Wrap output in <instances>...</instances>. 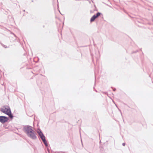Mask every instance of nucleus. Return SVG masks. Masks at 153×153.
I'll use <instances>...</instances> for the list:
<instances>
[{"mask_svg": "<svg viewBox=\"0 0 153 153\" xmlns=\"http://www.w3.org/2000/svg\"><path fill=\"white\" fill-rule=\"evenodd\" d=\"M120 110V111L121 113V114H122V113H121V110Z\"/></svg>", "mask_w": 153, "mask_h": 153, "instance_id": "obj_10", "label": "nucleus"}, {"mask_svg": "<svg viewBox=\"0 0 153 153\" xmlns=\"http://www.w3.org/2000/svg\"><path fill=\"white\" fill-rule=\"evenodd\" d=\"M23 130L27 136L33 140L37 139L36 133L33 129V127L31 126L26 125L23 126Z\"/></svg>", "mask_w": 153, "mask_h": 153, "instance_id": "obj_1", "label": "nucleus"}, {"mask_svg": "<svg viewBox=\"0 0 153 153\" xmlns=\"http://www.w3.org/2000/svg\"><path fill=\"white\" fill-rule=\"evenodd\" d=\"M9 120V118L4 116H0V122L2 124L7 122Z\"/></svg>", "mask_w": 153, "mask_h": 153, "instance_id": "obj_4", "label": "nucleus"}, {"mask_svg": "<svg viewBox=\"0 0 153 153\" xmlns=\"http://www.w3.org/2000/svg\"><path fill=\"white\" fill-rule=\"evenodd\" d=\"M96 19V17L95 16V15H93L91 18L90 19V22H93Z\"/></svg>", "mask_w": 153, "mask_h": 153, "instance_id": "obj_5", "label": "nucleus"}, {"mask_svg": "<svg viewBox=\"0 0 153 153\" xmlns=\"http://www.w3.org/2000/svg\"><path fill=\"white\" fill-rule=\"evenodd\" d=\"M122 145H123V146H125L126 144L125 143H123V144H122Z\"/></svg>", "mask_w": 153, "mask_h": 153, "instance_id": "obj_7", "label": "nucleus"}, {"mask_svg": "<svg viewBox=\"0 0 153 153\" xmlns=\"http://www.w3.org/2000/svg\"><path fill=\"white\" fill-rule=\"evenodd\" d=\"M93 11H92V10H91L90 11V13H93Z\"/></svg>", "mask_w": 153, "mask_h": 153, "instance_id": "obj_8", "label": "nucleus"}, {"mask_svg": "<svg viewBox=\"0 0 153 153\" xmlns=\"http://www.w3.org/2000/svg\"><path fill=\"white\" fill-rule=\"evenodd\" d=\"M101 14H102V13H101L98 12L96 14L94 15H95V16L96 17V18H97V17H98L99 16H100Z\"/></svg>", "mask_w": 153, "mask_h": 153, "instance_id": "obj_6", "label": "nucleus"}, {"mask_svg": "<svg viewBox=\"0 0 153 153\" xmlns=\"http://www.w3.org/2000/svg\"><path fill=\"white\" fill-rule=\"evenodd\" d=\"M37 133L38 134L39 136L40 137V138L41 139L45 146H48V144L45 139V137L42 131L40 129H39V131H37Z\"/></svg>", "mask_w": 153, "mask_h": 153, "instance_id": "obj_3", "label": "nucleus"}, {"mask_svg": "<svg viewBox=\"0 0 153 153\" xmlns=\"http://www.w3.org/2000/svg\"><path fill=\"white\" fill-rule=\"evenodd\" d=\"M116 88H114L113 89V91H115L116 90Z\"/></svg>", "mask_w": 153, "mask_h": 153, "instance_id": "obj_9", "label": "nucleus"}, {"mask_svg": "<svg viewBox=\"0 0 153 153\" xmlns=\"http://www.w3.org/2000/svg\"><path fill=\"white\" fill-rule=\"evenodd\" d=\"M1 111L8 115L9 117L11 119H13V116L10 107L7 105L4 106L1 108Z\"/></svg>", "mask_w": 153, "mask_h": 153, "instance_id": "obj_2", "label": "nucleus"}]
</instances>
